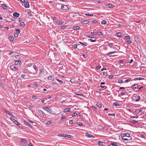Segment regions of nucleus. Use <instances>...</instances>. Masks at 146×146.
<instances>
[{"mask_svg":"<svg viewBox=\"0 0 146 146\" xmlns=\"http://www.w3.org/2000/svg\"><path fill=\"white\" fill-rule=\"evenodd\" d=\"M10 69L12 70L16 71L18 69V67H17L15 65H13L10 67Z\"/></svg>","mask_w":146,"mask_h":146,"instance_id":"nucleus-1","label":"nucleus"},{"mask_svg":"<svg viewBox=\"0 0 146 146\" xmlns=\"http://www.w3.org/2000/svg\"><path fill=\"white\" fill-rule=\"evenodd\" d=\"M15 31L17 32L14 34V36L15 37H17L18 36L19 34L20 33V30L18 29H16Z\"/></svg>","mask_w":146,"mask_h":146,"instance_id":"nucleus-2","label":"nucleus"},{"mask_svg":"<svg viewBox=\"0 0 146 146\" xmlns=\"http://www.w3.org/2000/svg\"><path fill=\"white\" fill-rule=\"evenodd\" d=\"M61 7L62 9L64 10H67L68 9V8L67 6L64 5H62Z\"/></svg>","mask_w":146,"mask_h":146,"instance_id":"nucleus-3","label":"nucleus"},{"mask_svg":"<svg viewBox=\"0 0 146 146\" xmlns=\"http://www.w3.org/2000/svg\"><path fill=\"white\" fill-rule=\"evenodd\" d=\"M44 110H46L47 111L49 112H51V111L50 110V107H46L43 108Z\"/></svg>","mask_w":146,"mask_h":146,"instance_id":"nucleus-4","label":"nucleus"},{"mask_svg":"<svg viewBox=\"0 0 146 146\" xmlns=\"http://www.w3.org/2000/svg\"><path fill=\"white\" fill-rule=\"evenodd\" d=\"M15 64L16 65H21V62L20 60H17L15 61Z\"/></svg>","mask_w":146,"mask_h":146,"instance_id":"nucleus-5","label":"nucleus"},{"mask_svg":"<svg viewBox=\"0 0 146 146\" xmlns=\"http://www.w3.org/2000/svg\"><path fill=\"white\" fill-rule=\"evenodd\" d=\"M121 137H130V135L128 133L123 134L121 135Z\"/></svg>","mask_w":146,"mask_h":146,"instance_id":"nucleus-6","label":"nucleus"},{"mask_svg":"<svg viewBox=\"0 0 146 146\" xmlns=\"http://www.w3.org/2000/svg\"><path fill=\"white\" fill-rule=\"evenodd\" d=\"M85 135L88 137H92L93 138H94V137L92 135H91L90 134H89L88 132H86L85 134Z\"/></svg>","mask_w":146,"mask_h":146,"instance_id":"nucleus-7","label":"nucleus"},{"mask_svg":"<svg viewBox=\"0 0 146 146\" xmlns=\"http://www.w3.org/2000/svg\"><path fill=\"white\" fill-rule=\"evenodd\" d=\"M25 6L26 8H29V3L27 1H26L25 2Z\"/></svg>","mask_w":146,"mask_h":146,"instance_id":"nucleus-8","label":"nucleus"},{"mask_svg":"<svg viewBox=\"0 0 146 146\" xmlns=\"http://www.w3.org/2000/svg\"><path fill=\"white\" fill-rule=\"evenodd\" d=\"M13 15V16L16 17H18L19 16V13L17 12L14 13Z\"/></svg>","mask_w":146,"mask_h":146,"instance_id":"nucleus-9","label":"nucleus"},{"mask_svg":"<svg viewBox=\"0 0 146 146\" xmlns=\"http://www.w3.org/2000/svg\"><path fill=\"white\" fill-rule=\"evenodd\" d=\"M14 37L13 36H10L9 37V39L10 41L13 42L14 39Z\"/></svg>","mask_w":146,"mask_h":146,"instance_id":"nucleus-10","label":"nucleus"},{"mask_svg":"<svg viewBox=\"0 0 146 146\" xmlns=\"http://www.w3.org/2000/svg\"><path fill=\"white\" fill-rule=\"evenodd\" d=\"M88 21L87 20L81 21V23L82 24H88Z\"/></svg>","mask_w":146,"mask_h":146,"instance_id":"nucleus-11","label":"nucleus"},{"mask_svg":"<svg viewBox=\"0 0 146 146\" xmlns=\"http://www.w3.org/2000/svg\"><path fill=\"white\" fill-rule=\"evenodd\" d=\"M24 123L25 124L27 125H28V126H29V127L32 128V126L31 125V124H29V123H28L26 121H24Z\"/></svg>","mask_w":146,"mask_h":146,"instance_id":"nucleus-12","label":"nucleus"},{"mask_svg":"<svg viewBox=\"0 0 146 146\" xmlns=\"http://www.w3.org/2000/svg\"><path fill=\"white\" fill-rule=\"evenodd\" d=\"M1 6L4 9L7 10V7L6 5L4 4H2L1 5Z\"/></svg>","mask_w":146,"mask_h":146,"instance_id":"nucleus-13","label":"nucleus"},{"mask_svg":"<svg viewBox=\"0 0 146 146\" xmlns=\"http://www.w3.org/2000/svg\"><path fill=\"white\" fill-rule=\"evenodd\" d=\"M73 29L74 30H78L80 29V27L79 26H74L73 27Z\"/></svg>","mask_w":146,"mask_h":146,"instance_id":"nucleus-14","label":"nucleus"},{"mask_svg":"<svg viewBox=\"0 0 146 146\" xmlns=\"http://www.w3.org/2000/svg\"><path fill=\"white\" fill-rule=\"evenodd\" d=\"M5 111L6 112V113H7V114H8L9 115L11 116H12V117L14 116L11 113H10L9 111L6 110H5Z\"/></svg>","mask_w":146,"mask_h":146,"instance_id":"nucleus-15","label":"nucleus"},{"mask_svg":"<svg viewBox=\"0 0 146 146\" xmlns=\"http://www.w3.org/2000/svg\"><path fill=\"white\" fill-rule=\"evenodd\" d=\"M13 122L17 125H19V122H18V121L14 119H13Z\"/></svg>","mask_w":146,"mask_h":146,"instance_id":"nucleus-16","label":"nucleus"},{"mask_svg":"<svg viewBox=\"0 0 146 146\" xmlns=\"http://www.w3.org/2000/svg\"><path fill=\"white\" fill-rule=\"evenodd\" d=\"M117 143L116 142L112 143L110 145V146H117Z\"/></svg>","mask_w":146,"mask_h":146,"instance_id":"nucleus-17","label":"nucleus"},{"mask_svg":"<svg viewBox=\"0 0 146 146\" xmlns=\"http://www.w3.org/2000/svg\"><path fill=\"white\" fill-rule=\"evenodd\" d=\"M56 22L58 25H62L63 23V22L62 21H60L58 20L56 21Z\"/></svg>","mask_w":146,"mask_h":146,"instance_id":"nucleus-18","label":"nucleus"},{"mask_svg":"<svg viewBox=\"0 0 146 146\" xmlns=\"http://www.w3.org/2000/svg\"><path fill=\"white\" fill-rule=\"evenodd\" d=\"M71 110L70 108H66L64 110V112H67L70 111Z\"/></svg>","mask_w":146,"mask_h":146,"instance_id":"nucleus-19","label":"nucleus"},{"mask_svg":"<svg viewBox=\"0 0 146 146\" xmlns=\"http://www.w3.org/2000/svg\"><path fill=\"white\" fill-rule=\"evenodd\" d=\"M113 105L116 106H121V105L120 104H117L116 102H114L113 103Z\"/></svg>","mask_w":146,"mask_h":146,"instance_id":"nucleus-20","label":"nucleus"},{"mask_svg":"<svg viewBox=\"0 0 146 146\" xmlns=\"http://www.w3.org/2000/svg\"><path fill=\"white\" fill-rule=\"evenodd\" d=\"M138 86L137 84H135L133 85L131 87L132 88H136L138 87Z\"/></svg>","mask_w":146,"mask_h":146,"instance_id":"nucleus-21","label":"nucleus"},{"mask_svg":"<svg viewBox=\"0 0 146 146\" xmlns=\"http://www.w3.org/2000/svg\"><path fill=\"white\" fill-rule=\"evenodd\" d=\"M96 105L99 108H100L102 106V104L98 102L97 103Z\"/></svg>","mask_w":146,"mask_h":146,"instance_id":"nucleus-22","label":"nucleus"},{"mask_svg":"<svg viewBox=\"0 0 146 146\" xmlns=\"http://www.w3.org/2000/svg\"><path fill=\"white\" fill-rule=\"evenodd\" d=\"M123 60H121L119 61V62L121 64H123V65H122V66H124L126 64V63L125 62L124 63H123Z\"/></svg>","mask_w":146,"mask_h":146,"instance_id":"nucleus-23","label":"nucleus"},{"mask_svg":"<svg viewBox=\"0 0 146 146\" xmlns=\"http://www.w3.org/2000/svg\"><path fill=\"white\" fill-rule=\"evenodd\" d=\"M33 68L35 70L36 73L37 72V71L38 70V69L37 68V67L36 66H33Z\"/></svg>","mask_w":146,"mask_h":146,"instance_id":"nucleus-24","label":"nucleus"},{"mask_svg":"<svg viewBox=\"0 0 146 146\" xmlns=\"http://www.w3.org/2000/svg\"><path fill=\"white\" fill-rule=\"evenodd\" d=\"M53 78V76L52 75L50 76H48L47 79L48 80H51L52 79V78Z\"/></svg>","mask_w":146,"mask_h":146,"instance_id":"nucleus-25","label":"nucleus"},{"mask_svg":"<svg viewBox=\"0 0 146 146\" xmlns=\"http://www.w3.org/2000/svg\"><path fill=\"white\" fill-rule=\"evenodd\" d=\"M121 34L120 33H117L116 34V35L117 36L121 37Z\"/></svg>","mask_w":146,"mask_h":146,"instance_id":"nucleus-26","label":"nucleus"},{"mask_svg":"<svg viewBox=\"0 0 146 146\" xmlns=\"http://www.w3.org/2000/svg\"><path fill=\"white\" fill-rule=\"evenodd\" d=\"M21 78H26V76L25 74H22L21 76Z\"/></svg>","mask_w":146,"mask_h":146,"instance_id":"nucleus-27","label":"nucleus"},{"mask_svg":"<svg viewBox=\"0 0 146 146\" xmlns=\"http://www.w3.org/2000/svg\"><path fill=\"white\" fill-rule=\"evenodd\" d=\"M101 23L102 24L105 25L107 23V22L106 21L104 20L101 22Z\"/></svg>","mask_w":146,"mask_h":146,"instance_id":"nucleus-28","label":"nucleus"},{"mask_svg":"<svg viewBox=\"0 0 146 146\" xmlns=\"http://www.w3.org/2000/svg\"><path fill=\"white\" fill-rule=\"evenodd\" d=\"M138 97V99L135 100V101L138 102L140 100V96H137Z\"/></svg>","mask_w":146,"mask_h":146,"instance_id":"nucleus-29","label":"nucleus"},{"mask_svg":"<svg viewBox=\"0 0 146 146\" xmlns=\"http://www.w3.org/2000/svg\"><path fill=\"white\" fill-rule=\"evenodd\" d=\"M60 137H66V135H64V134H59L58 135Z\"/></svg>","mask_w":146,"mask_h":146,"instance_id":"nucleus-30","label":"nucleus"},{"mask_svg":"<svg viewBox=\"0 0 146 146\" xmlns=\"http://www.w3.org/2000/svg\"><path fill=\"white\" fill-rule=\"evenodd\" d=\"M127 137H122V139L123 140H127L128 139L127 138ZM130 139H129V140H130Z\"/></svg>","mask_w":146,"mask_h":146,"instance_id":"nucleus-31","label":"nucleus"},{"mask_svg":"<svg viewBox=\"0 0 146 146\" xmlns=\"http://www.w3.org/2000/svg\"><path fill=\"white\" fill-rule=\"evenodd\" d=\"M77 125L80 126H82L83 125V123L82 122H79L77 123Z\"/></svg>","mask_w":146,"mask_h":146,"instance_id":"nucleus-32","label":"nucleus"},{"mask_svg":"<svg viewBox=\"0 0 146 146\" xmlns=\"http://www.w3.org/2000/svg\"><path fill=\"white\" fill-rule=\"evenodd\" d=\"M116 52V51H113V52H108V53L107 54H108V55L110 54H113L114 53H115Z\"/></svg>","mask_w":146,"mask_h":146,"instance_id":"nucleus-33","label":"nucleus"},{"mask_svg":"<svg viewBox=\"0 0 146 146\" xmlns=\"http://www.w3.org/2000/svg\"><path fill=\"white\" fill-rule=\"evenodd\" d=\"M21 141L22 142H23L25 143H26L27 142V141L25 139H21Z\"/></svg>","mask_w":146,"mask_h":146,"instance_id":"nucleus-34","label":"nucleus"},{"mask_svg":"<svg viewBox=\"0 0 146 146\" xmlns=\"http://www.w3.org/2000/svg\"><path fill=\"white\" fill-rule=\"evenodd\" d=\"M20 25L23 26L25 25V23L24 22H21L19 24Z\"/></svg>","mask_w":146,"mask_h":146,"instance_id":"nucleus-35","label":"nucleus"},{"mask_svg":"<svg viewBox=\"0 0 146 146\" xmlns=\"http://www.w3.org/2000/svg\"><path fill=\"white\" fill-rule=\"evenodd\" d=\"M89 40L92 42H95L96 41V39L93 40L92 39H89Z\"/></svg>","mask_w":146,"mask_h":146,"instance_id":"nucleus-36","label":"nucleus"},{"mask_svg":"<svg viewBox=\"0 0 146 146\" xmlns=\"http://www.w3.org/2000/svg\"><path fill=\"white\" fill-rule=\"evenodd\" d=\"M131 80L130 79H128L126 80H125L124 82L125 83H127L129 82V81H130Z\"/></svg>","mask_w":146,"mask_h":146,"instance_id":"nucleus-37","label":"nucleus"},{"mask_svg":"<svg viewBox=\"0 0 146 146\" xmlns=\"http://www.w3.org/2000/svg\"><path fill=\"white\" fill-rule=\"evenodd\" d=\"M77 45L76 44L73 45L72 46V47H73L74 48H76L77 47Z\"/></svg>","mask_w":146,"mask_h":146,"instance_id":"nucleus-38","label":"nucleus"},{"mask_svg":"<svg viewBox=\"0 0 146 146\" xmlns=\"http://www.w3.org/2000/svg\"><path fill=\"white\" fill-rule=\"evenodd\" d=\"M123 81L121 80H118L117 82L119 83H121L123 82Z\"/></svg>","mask_w":146,"mask_h":146,"instance_id":"nucleus-39","label":"nucleus"},{"mask_svg":"<svg viewBox=\"0 0 146 146\" xmlns=\"http://www.w3.org/2000/svg\"><path fill=\"white\" fill-rule=\"evenodd\" d=\"M28 15L31 17L33 16V15L31 12H29L28 13Z\"/></svg>","mask_w":146,"mask_h":146,"instance_id":"nucleus-40","label":"nucleus"},{"mask_svg":"<svg viewBox=\"0 0 146 146\" xmlns=\"http://www.w3.org/2000/svg\"><path fill=\"white\" fill-rule=\"evenodd\" d=\"M125 38L126 40L130 39V37L129 36H125Z\"/></svg>","mask_w":146,"mask_h":146,"instance_id":"nucleus-41","label":"nucleus"},{"mask_svg":"<svg viewBox=\"0 0 146 146\" xmlns=\"http://www.w3.org/2000/svg\"><path fill=\"white\" fill-rule=\"evenodd\" d=\"M56 80L58 81V82H59L60 83H63V82L62 81L58 79H56Z\"/></svg>","mask_w":146,"mask_h":146,"instance_id":"nucleus-42","label":"nucleus"},{"mask_svg":"<svg viewBox=\"0 0 146 146\" xmlns=\"http://www.w3.org/2000/svg\"><path fill=\"white\" fill-rule=\"evenodd\" d=\"M108 6L109 7L111 8V7H112V5L111 3H109V4H108Z\"/></svg>","mask_w":146,"mask_h":146,"instance_id":"nucleus-43","label":"nucleus"},{"mask_svg":"<svg viewBox=\"0 0 146 146\" xmlns=\"http://www.w3.org/2000/svg\"><path fill=\"white\" fill-rule=\"evenodd\" d=\"M66 26H61L60 27V29H63L65 28H66Z\"/></svg>","mask_w":146,"mask_h":146,"instance_id":"nucleus-44","label":"nucleus"},{"mask_svg":"<svg viewBox=\"0 0 146 146\" xmlns=\"http://www.w3.org/2000/svg\"><path fill=\"white\" fill-rule=\"evenodd\" d=\"M99 144L101 146H102L103 145V142L102 141H99L98 142Z\"/></svg>","mask_w":146,"mask_h":146,"instance_id":"nucleus-45","label":"nucleus"},{"mask_svg":"<svg viewBox=\"0 0 146 146\" xmlns=\"http://www.w3.org/2000/svg\"><path fill=\"white\" fill-rule=\"evenodd\" d=\"M38 112L40 113H42V114H45V113L41 110H39L38 111Z\"/></svg>","mask_w":146,"mask_h":146,"instance_id":"nucleus-46","label":"nucleus"},{"mask_svg":"<svg viewBox=\"0 0 146 146\" xmlns=\"http://www.w3.org/2000/svg\"><path fill=\"white\" fill-rule=\"evenodd\" d=\"M86 16H93V14H86Z\"/></svg>","mask_w":146,"mask_h":146,"instance_id":"nucleus-47","label":"nucleus"},{"mask_svg":"<svg viewBox=\"0 0 146 146\" xmlns=\"http://www.w3.org/2000/svg\"><path fill=\"white\" fill-rule=\"evenodd\" d=\"M108 115H111L113 116H115V113H112V114L109 113L108 114Z\"/></svg>","mask_w":146,"mask_h":146,"instance_id":"nucleus-48","label":"nucleus"},{"mask_svg":"<svg viewBox=\"0 0 146 146\" xmlns=\"http://www.w3.org/2000/svg\"><path fill=\"white\" fill-rule=\"evenodd\" d=\"M79 43H80V44H82V45H84V46H87L86 44H84L83 43V42H79Z\"/></svg>","mask_w":146,"mask_h":146,"instance_id":"nucleus-49","label":"nucleus"},{"mask_svg":"<svg viewBox=\"0 0 146 146\" xmlns=\"http://www.w3.org/2000/svg\"><path fill=\"white\" fill-rule=\"evenodd\" d=\"M66 135V137H68V138H71V137L72 136L71 135H67V134Z\"/></svg>","mask_w":146,"mask_h":146,"instance_id":"nucleus-50","label":"nucleus"},{"mask_svg":"<svg viewBox=\"0 0 146 146\" xmlns=\"http://www.w3.org/2000/svg\"><path fill=\"white\" fill-rule=\"evenodd\" d=\"M77 115V113H74L73 114H72V115L73 116H76Z\"/></svg>","mask_w":146,"mask_h":146,"instance_id":"nucleus-51","label":"nucleus"},{"mask_svg":"<svg viewBox=\"0 0 146 146\" xmlns=\"http://www.w3.org/2000/svg\"><path fill=\"white\" fill-rule=\"evenodd\" d=\"M97 22V21L96 20H94L93 21L92 23H95Z\"/></svg>","mask_w":146,"mask_h":146,"instance_id":"nucleus-52","label":"nucleus"},{"mask_svg":"<svg viewBox=\"0 0 146 146\" xmlns=\"http://www.w3.org/2000/svg\"><path fill=\"white\" fill-rule=\"evenodd\" d=\"M113 77V76L112 75H111L109 76V78L110 79H111Z\"/></svg>","mask_w":146,"mask_h":146,"instance_id":"nucleus-53","label":"nucleus"},{"mask_svg":"<svg viewBox=\"0 0 146 146\" xmlns=\"http://www.w3.org/2000/svg\"><path fill=\"white\" fill-rule=\"evenodd\" d=\"M77 95L80 96H82V97H84V95L82 94H77Z\"/></svg>","mask_w":146,"mask_h":146,"instance_id":"nucleus-54","label":"nucleus"},{"mask_svg":"<svg viewBox=\"0 0 146 146\" xmlns=\"http://www.w3.org/2000/svg\"><path fill=\"white\" fill-rule=\"evenodd\" d=\"M97 34L98 35H102V33L101 32H98L97 33Z\"/></svg>","mask_w":146,"mask_h":146,"instance_id":"nucleus-55","label":"nucleus"},{"mask_svg":"<svg viewBox=\"0 0 146 146\" xmlns=\"http://www.w3.org/2000/svg\"><path fill=\"white\" fill-rule=\"evenodd\" d=\"M92 109L95 110L96 108L94 106H92Z\"/></svg>","mask_w":146,"mask_h":146,"instance_id":"nucleus-56","label":"nucleus"},{"mask_svg":"<svg viewBox=\"0 0 146 146\" xmlns=\"http://www.w3.org/2000/svg\"><path fill=\"white\" fill-rule=\"evenodd\" d=\"M101 68V66H97L96 67L97 69H99Z\"/></svg>","mask_w":146,"mask_h":146,"instance_id":"nucleus-57","label":"nucleus"},{"mask_svg":"<svg viewBox=\"0 0 146 146\" xmlns=\"http://www.w3.org/2000/svg\"><path fill=\"white\" fill-rule=\"evenodd\" d=\"M51 122L50 121H47L46 122V124L47 125L50 124L51 123Z\"/></svg>","mask_w":146,"mask_h":146,"instance_id":"nucleus-58","label":"nucleus"},{"mask_svg":"<svg viewBox=\"0 0 146 146\" xmlns=\"http://www.w3.org/2000/svg\"><path fill=\"white\" fill-rule=\"evenodd\" d=\"M109 46H110L111 47L112 46H113V44L112 43H109Z\"/></svg>","mask_w":146,"mask_h":146,"instance_id":"nucleus-59","label":"nucleus"},{"mask_svg":"<svg viewBox=\"0 0 146 146\" xmlns=\"http://www.w3.org/2000/svg\"><path fill=\"white\" fill-rule=\"evenodd\" d=\"M134 122H135L136 123H137L138 122V121H135L134 120H133L132 122L133 123H134Z\"/></svg>","mask_w":146,"mask_h":146,"instance_id":"nucleus-60","label":"nucleus"},{"mask_svg":"<svg viewBox=\"0 0 146 146\" xmlns=\"http://www.w3.org/2000/svg\"><path fill=\"white\" fill-rule=\"evenodd\" d=\"M65 117H66L65 116H63L62 117L61 119L62 120V119L65 118Z\"/></svg>","mask_w":146,"mask_h":146,"instance_id":"nucleus-61","label":"nucleus"},{"mask_svg":"<svg viewBox=\"0 0 146 146\" xmlns=\"http://www.w3.org/2000/svg\"><path fill=\"white\" fill-rule=\"evenodd\" d=\"M127 42L129 44L131 43V42L130 40H128L127 41Z\"/></svg>","mask_w":146,"mask_h":146,"instance_id":"nucleus-62","label":"nucleus"},{"mask_svg":"<svg viewBox=\"0 0 146 146\" xmlns=\"http://www.w3.org/2000/svg\"><path fill=\"white\" fill-rule=\"evenodd\" d=\"M88 37L89 38H94V36L92 35H90Z\"/></svg>","mask_w":146,"mask_h":146,"instance_id":"nucleus-63","label":"nucleus"},{"mask_svg":"<svg viewBox=\"0 0 146 146\" xmlns=\"http://www.w3.org/2000/svg\"><path fill=\"white\" fill-rule=\"evenodd\" d=\"M73 123V121L72 120H70L69 121V123L70 124H72Z\"/></svg>","mask_w":146,"mask_h":146,"instance_id":"nucleus-64","label":"nucleus"}]
</instances>
